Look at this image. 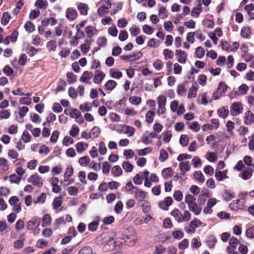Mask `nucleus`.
<instances>
[{
  "instance_id": "864d4df0",
  "label": "nucleus",
  "mask_w": 254,
  "mask_h": 254,
  "mask_svg": "<svg viewBox=\"0 0 254 254\" xmlns=\"http://www.w3.org/2000/svg\"><path fill=\"white\" fill-rule=\"evenodd\" d=\"M152 151L151 148L147 147L144 149L137 150V152L139 156H145L151 153Z\"/></svg>"
},
{
  "instance_id": "69168bd1",
  "label": "nucleus",
  "mask_w": 254,
  "mask_h": 254,
  "mask_svg": "<svg viewBox=\"0 0 254 254\" xmlns=\"http://www.w3.org/2000/svg\"><path fill=\"white\" fill-rule=\"evenodd\" d=\"M192 163L195 168H198L202 165L201 159L197 156H194L192 159Z\"/></svg>"
},
{
  "instance_id": "2f4dec72",
  "label": "nucleus",
  "mask_w": 254,
  "mask_h": 254,
  "mask_svg": "<svg viewBox=\"0 0 254 254\" xmlns=\"http://www.w3.org/2000/svg\"><path fill=\"white\" fill-rule=\"evenodd\" d=\"M177 221L180 222L182 221L183 215L178 209H174L171 213Z\"/></svg>"
},
{
  "instance_id": "e2e57ef3",
  "label": "nucleus",
  "mask_w": 254,
  "mask_h": 254,
  "mask_svg": "<svg viewBox=\"0 0 254 254\" xmlns=\"http://www.w3.org/2000/svg\"><path fill=\"white\" fill-rule=\"evenodd\" d=\"M129 102L135 105H138L140 104L141 98L138 96H132L129 99Z\"/></svg>"
},
{
  "instance_id": "0eeeda50",
  "label": "nucleus",
  "mask_w": 254,
  "mask_h": 254,
  "mask_svg": "<svg viewBox=\"0 0 254 254\" xmlns=\"http://www.w3.org/2000/svg\"><path fill=\"white\" fill-rule=\"evenodd\" d=\"M78 16L77 10L73 7L67 8L65 11V17L69 21H73Z\"/></svg>"
},
{
  "instance_id": "6e6552de",
  "label": "nucleus",
  "mask_w": 254,
  "mask_h": 254,
  "mask_svg": "<svg viewBox=\"0 0 254 254\" xmlns=\"http://www.w3.org/2000/svg\"><path fill=\"white\" fill-rule=\"evenodd\" d=\"M173 202V198L170 196L165 197L163 200L158 202V207L162 210H168V208Z\"/></svg>"
},
{
  "instance_id": "5fc2aeb1",
  "label": "nucleus",
  "mask_w": 254,
  "mask_h": 254,
  "mask_svg": "<svg viewBox=\"0 0 254 254\" xmlns=\"http://www.w3.org/2000/svg\"><path fill=\"white\" fill-rule=\"evenodd\" d=\"M78 254H93V250L89 246H86L81 249Z\"/></svg>"
},
{
  "instance_id": "7ed1b4c3",
  "label": "nucleus",
  "mask_w": 254,
  "mask_h": 254,
  "mask_svg": "<svg viewBox=\"0 0 254 254\" xmlns=\"http://www.w3.org/2000/svg\"><path fill=\"white\" fill-rule=\"evenodd\" d=\"M196 198L190 194H187L185 197V201L187 203L189 210L195 215H198L201 211V208L196 203Z\"/></svg>"
},
{
  "instance_id": "603ef678",
  "label": "nucleus",
  "mask_w": 254,
  "mask_h": 254,
  "mask_svg": "<svg viewBox=\"0 0 254 254\" xmlns=\"http://www.w3.org/2000/svg\"><path fill=\"white\" fill-rule=\"evenodd\" d=\"M223 197L226 201H230L234 197V193L228 190H225L224 192Z\"/></svg>"
},
{
  "instance_id": "09e8293b",
  "label": "nucleus",
  "mask_w": 254,
  "mask_h": 254,
  "mask_svg": "<svg viewBox=\"0 0 254 254\" xmlns=\"http://www.w3.org/2000/svg\"><path fill=\"white\" fill-rule=\"evenodd\" d=\"M90 158L88 156L80 157L78 160L79 164L82 167L87 166L90 163Z\"/></svg>"
},
{
  "instance_id": "58836bf2",
  "label": "nucleus",
  "mask_w": 254,
  "mask_h": 254,
  "mask_svg": "<svg viewBox=\"0 0 254 254\" xmlns=\"http://www.w3.org/2000/svg\"><path fill=\"white\" fill-rule=\"evenodd\" d=\"M63 202V198L62 196H59L55 198L53 202L52 205L54 209H57L61 206Z\"/></svg>"
},
{
  "instance_id": "473e14b6",
  "label": "nucleus",
  "mask_w": 254,
  "mask_h": 254,
  "mask_svg": "<svg viewBox=\"0 0 254 254\" xmlns=\"http://www.w3.org/2000/svg\"><path fill=\"white\" fill-rule=\"evenodd\" d=\"M79 133V128L76 125H73L69 131V134L73 137H76Z\"/></svg>"
},
{
  "instance_id": "de8ad7c7",
  "label": "nucleus",
  "mask_w": 254,
  "mask_h": 254,
  "mask_svg": "<svg viewBox=\"0 0 254 254\" xmlns=\"http://www.w3.org/2000/svg\"><path fill=\"white\" fill-rule=\"evenodd\" d=\"M46 46L49 51H55L57 48V42L54 40H50L47 42Z\"/></svg>"
},
{
  "instance_id": "a18cd8bd",
  "label": "nucleus",
  "mask_w": 254,
  "mask_h": 254,
  "mask_svg": "<svg viewBox=\"0 0 254 254\" xmlns=\"http://www.w3.org/2000/svg\"><path fill=\"white\" fill-rule=\"evenodd\" d=\"M117 85V83L113 80H108L105 84V88L110 91H112Z\"/></svg>"
},
{
  "instance_id": "a878e982",
  "label": "nucleus",
  "mask_w": 254,
  "mask_h": 254,
  "mask_svg": "<svg viewBox=\"0 0 254 254\" xmlns=\"http://www.w3.org/2000/svg\"><path fill=\"white\" fill-rule=\"evenodd\" d=\"M91 43L89 40H86L84 44L80 45V50L83 54H87L90 49Z\"/></svg>"
},
{
  "instance_id": "72a5a7b5",
  "label": "nucleus",
  "mask_w": 254,
  "mask_h": 254,
  "mask_svg": "<svg viewBox=\"0 0 254 254\" xmlns=\"http://www.w3.org/2000/svg\"><path fill=\"white\" fill-rule=\"evenodd\" d=\"M24 27L28 33H32L35 30V25L31 21L26 22L24 25Z\"/></svg>"
},
{
  "instance_id": "c9c22d12",
  "label": "nucleus",
  "mask_w": 254,
  "mask_h": 254,
  "mask_svg": "<svg viewBox=\"0 0 254 254\" xmlns=\"http://www.w3.org/2000/svg\"><path fill=\"white\" fill-rule=\"evenodd\" d=\"M122 166L127 173L131 172L133 169V165L128 161L123 162Z\"/></svg>"
},
{
  "instance_id": "393cba45",
  "label": "nucleus",
  "mask_w": 254,
  "mask_h": 254,
  "mask_svg": "<svg viewBox=\"0 0 254 254\" xmlns=\"http://www.w3.org/2000/svg\"><path fill=\"white\" fill-rule=\"evenodd\" d=\"M109 74L111 77L114 79H119L123 76L122 72L114 68H111L109 70Z\"/></svg>"
},
{
  "instance_id": "e433bc0d",
  "label": "nucleus",
  "mask_w": 254,
  "mask_h": 254,
  "mask_svg": "<svg viewBox=\"0 0 254 254\" xmlns=\"http://www.w3.org/2000/svg\"><path fill=\"white\" fill-rule=\"evenodd\" d=\"M163 55L166 60H170L173 58L174 54L173 52L168 49H165L163 51Z\"/></svg>"
},
{
  "instance_id": "5701e85b",
  "label": "nucleus",
  "mask_w": 254,
  "mask_h": 254,
  "mask_svg": "<svg viewBox=\"0 0 254 254\" xmlns=\"http://www.w3.org/2000/svg\"><path fill=\"white\" fill-rule=\"evenodd\" d=\"M217 113L220 117L223 119L225 118L229 114L228 106H224L220 108L217 111Z\"/></svg>"
},
{
  "instance_id": "4be33fe9",
  "label": "nucleus",
  "mask_w": 254,
  "mask_h": 254,
  "mask_svg": "<svg viewBox=\"0 0 254 254\" xmlns=\"http://www.w3.org/2000/svg\"><path fill=\"white\" fill-rule=\"evenodd\" d=\"M100 132L101 130L99 127H93L89 133V138L93 139L97 137L99 135Z\"/></svg>"
},
{
  "instance_id": "b1692460",
  "label": "nucleus",
  "mask_w": 254,
  "mask_h": 254,
  "mask_svg": "<svg viewBox=\"0 0 254 254\" xmlns=\"http://www.w3.org/2000/svg\"><path fill=\"white\" fill-rule=\"evenodd\" d=\"M173 172L171 168L164 169L162 171V176L165 179H168L173 176Z\"/></svg>"
},
{
  "instance_id": "412c9836",
  "label": "nucleus",
  "mask_w": 254,
  "mask_h": 254,
  "mask_svg": "<svg viewBox=\"0 0 254 254\" xmlns=\"http://www.w3.org/2000/svg\"><path fill=\"white\" fill-rule=\"evenodd\" d=\"M201 223H190L185 227L187 233L190 234L195 232L196 228L200 227Z\"/></svg>"
},
{
  "instance_id": "c85d7f7f",
  "label": "nucleus",
  "mask_w": 254,
  "mask_h": 254,
  "mask_svg": "<svg viewBox=\"0 0 254 254\" xmlns=\"http://www.w3.org/2000/svg\"><path fill=\"white\" fill-rule=\"evenodd\" d=\"M229 207L231 209L236 210L238 209H242L243 205L240 203V199H237L231 202L229 205Z\"/></svg>"
},
{
  "instance_id": "0e129e2a",
  "label": "nucleus",
  "mask_w": 254,
  "mask_h": 254,
  "mask_svg": "<svg viewBox=\"0 0 254 254\" xmlns=\"http://www.w3.org/2000/svg\"><path fill=\"white\" fill-rule=\"evenodd\" d=\"M130 34L132 36H136L140 33L139 28L135 25H132L131 27L129 29Z\"/></svg>"
},
{
  "instance_id": "1a4fd4ad",
  "label": "nucleus",
  "mask_w": 254,
  "mask_h": 254,
  "mask_svg": "<svg viewBox=\"0 0 254 254\" xmlns=\"http://www.w3.org/2000/svg\"><path fill=\"white\" fill-rule=\"evenodd\" d=\"M175 53L178 62L182 64H186L188 59V54L182 50H177Z\"/></svg>"
},
{
  "instance_id": "7c9ffc66",
  "label": "nucleus",
  "mask_w": 254,
  "mask_h": 254,
  "mask_svg": "<svg viewBox=\"0 0 254 254\" xmlns=\"http://www.w3.org/2000/svg\"><path fill=\"white\" fill-rule=\"evenodd\" d=\"M112 175L115 177H119L123 174L122 168L118 165L115 166L111 170Z\"/></svg>"
},
{
  "instance_id": "a19ab883",
  "label": "nucleus",
  "mask_w": 254,
  "mask_h": 254,
  "mask_svg": "<svg viewBox=\"0 0 254 254\" xmlns=\"http://www.w3.org/2000/svg\"><path fill=\"white\" fill-rule=\"evenodd\" d=\"M158 15L162 19L165 18L168 16L166 8L162 5H158Z\"/></svg>"
},
{
  "instance_id": "13d9d810",
  "label": "nucleus",
  "mask_w": 254,
  "mask_h": 254,
  "mask_svg": "<svg viewBox=\"0 0 254 254\" xmlns=\"http://www.w3.org/2000/svg\"><path fill=\"white\" fill-rule=\"evenodd\" d=\"M209 197L208 192L201 194L198 196V202L199 204L203 205L206 201V198Z\"/></svg>"
},
{
  "instance_id": "f8f14e48",
  "label": "nucleus",
  "mask_w": 254,
  "mask_h": 254,
  "mask_svg": "<svg viewBox=\"0 0 254 254\" xmlns=\"http://www.w3.org/2000/svg\"><path fill=\"white\" fill-rule=\"evenodd\" d=\"M105 76V73L101 70H96L93 78V81L96 84H100Z\"/></svg>"
},
{
  "instance_id": "c03bdc74",
  "label": "nucleus",
  "mask_w": 254,
  "mask_h": 254,
  "mask_svg": "<svg viewBox=\"0 0 254 254\" xmlns=\"http://www.w3.org/2000/svg\"><path fill=\"white\" fill-rule=\"evenodd\" d=\"M197 102L198 103L206 105L208 103V100L205 93H203L199 95L197 98Z\"/></svg>"
},
{
  "instance_id": "3c124183",
  "label": "nucleus",
  "mask_w": 254,
  "mask_h": 254,
  "mask_svg": "<svg viewBox=\"0 0 254 254\" xmlns=\"http://www.w3.org/2000/svg\"><path fill=\"white\" fill-rule=\"evenodd\" d=\"M189 126V128L194 132L198 131L200 128V125L197 122L190 123Z\"/></svg>"
},
{
  "instance_id": "f704fd0d",
  "label": "nucleus",
  "mask_w": 254,
  "mask_h": 254,
  "mask_svg": "<svg viewBox=\"0 0 254 254\" xmlns=\"http://www.w3.org/2000/svg\"><path fill=\"white\" fill-rule=\"evenodd\" d=\"M111 2L109 0H101L96 4L98 6L106 8L108 9L111 7Z\"/></svg>"
},
{
  "instance_id": "423d86ee",
  "label": "nucleus",
  "mask_w": 254,
  "mask_h": 254,
  "mask_svg": "<svg viewBox=\"0 0 254 254\" xmlns=\"http://www.w3.org/2000/svg\"><path fill=\"white\" fill-rule=\"evenodd\" d=\"M28 181L33 186L37 187H41L43 185V180L42 178L37 174H34L31 176L28 179Z\"/></svg>"
},
{
  "instance_id": "37998d69",
  "label": "nucleus",
  "mask_w": 254,
  "mask_h": 254,
  "mask_svg": "<svg viewBox=\"0 0 254 254\" xmlns=\"http://www.w3.org/2000/svg\"><path fill=\"white\" fill-rule=\"evenodd\" d=\"M251 33V30L249 27L246 26L242 28L241 31V35L244 38H248Z\"/></svg>"
},
{
  "instance_id": "ddd939ff",
  "label": "nucleus",
  "mask_w": 254,
  "mask_h": 254,
  "mask_svg": "<svg viewBox=\"0 0 254 254\" xmlns=\"http://www.w3.org/2000/svg\"><path fill=\"white\" fill-rule=\"evenodd\" d=\"M179 168L182 174L184 175L186 172L191 169V164L189 161H182L179 164Z\"/></svg>"
},
{
  "instance_id": "9d476101",
  "label": "nucleus",
  "mask_w": 254,
  "mask_h": 254,
  "mask_svg": "<svg viewBox=\"0 0 254 254\" xmlns=\"http://www.w3.org/2000/svg\"><path fill=\"white\" fill-rule=\"evenodd\" d=\"M57 20L54 16V14H50L49 17L45 18L42 21V24L44 26H47L49 25L53 26L57 24Z\"/></svg>"
},
{
  "instance_id": "8fccbe9b",
  "label": "nucleus",
  "mask_w": 254,
  "mask_h": 254,
  "mask_svg": "<svg viewBox=\"0 0 254 254\" xmlns=\"http://www.w3.org/2000/svg\"><path fill=\"white\" fill-rule=\"evenodd\" d=\"M63 34V26L62 24H59L58 26L56 27L53 32L54 37H60Z\"/></svg>"
},
{
  "instance_id": "6ab92c4d",
  "label": "nucleus",
  "mask_w": 254,
  "mask_h": 254,
  "mask_svg": "<svg viewBox=\"0 0 254 254\" xmlns=\"http://www.w3.org/2000/svg\"><path fill=\"white\" fill-rule=\"evenodd\" d=\"M134 197L139 201H141L146 197V194L145 192L141 190L135 189V190L133 192Z\"/></svg>"
},
{
  "instance_id": "052dcab7",
  "label": "nucleus",
  "mask_w": 254,
  "mask_h": 254,
  "mask_svg": "<svg viewBox=\"0 0 254 254\" xmlns=\"http://www.w3.org/2000/svg\"><path fill=\"white\" fill-rule=\"evenodd\" d=\"M78 178L79 181L83 184L86 185L87 181L86 180V173L83 171H79L78 173Z\"/></svg>"
},
{
  "instance_id": "aec40b11",
  "label": "nucleus",
  "mask_w": 254,
  "mask_h": 254,
  "mask_svg": "<svg viewBox=\"0 0 254 254\" xmlns=\"http://www.w3.org/2000/svg\"><path fill=\"white\" fill-rule=\"evenodd\" d=\"M85 31L87 34V37L89 38H91L97 33L98 30L94 26H88L85 28Z\"/></svg>"
},
{
  "instance_id": "4d7b16f0",
  "label": "nucleus",
  "mask_w": 254,
  "mask_h": 254,
  "mask_svg": "<svg viewBox=\"0 0 254 254\" xmlns=\"http://www.w3.org/2000/svg\"><path fill=\"white\" fill-rule=\"evenodd\" d=\"M10 18V14L8 12H5L2 14L1 22L3 25H6L9 22Z\"/></svg>"
},
{
  "instance_id": "2eb2a0df",
  "label": "nucleus",
  "mask_w": 254,
  "mask_h": 254,
  "mask_svg": "<svg viewBox=\"0 0 254 254\" xmlns=\"http://www.w3.org/2000/svg\"><path fill=\"white\" fill-rule=\"evenodd\" d=\"M93 77V74L91 72L85 71L79 78V80L83 83H88L90 80Z\"/></svg>"
},
{
  "instance_id": "338daca9",
  "label": "nucleus",
  "mask_w": 254,
  "mask_h": 254,
  "mask_svg": "<svg viewBox=\"0 0 254 254\" xmlns=\"http://www.w3.org/2000/svg\"><path fill=\"white\" fill-rule=\"evenodd\" d=\"M168 157V154L167 152L164 149H161L160 151V154L159 159L161 162H164L167 159Z\"/></svg>"
},
{
  "instance_id": "dca6fc26",
  "label": "nucleus",
  "mask_w": 254,
  "mask_h": 254,
  "mask_svg": "<svg viewBox=\"0 0 254 254\" xmlns=\"http://www.w3.org/2000/svg\"><path fill=\"white\" fill-rule=\"evenodd\" d=\"M244 122L246 125H251L254 122V114L251 111L246 112L244 116Z\"/></svg>"
},
{
  "instance_id": "79ce46f5",
  "label": "nucleus",
  "mask_w": 254,
  "mask_h": 254,
  "mask_svg": "<svg viewBox=\"0 0 254 254\" xmlns=\"http://www.w3.org/2000/svg\"><path fill=\"white\" fill-rule=\"evenodd\" d=\"M215 176L216 179L218 181H221L223 180V179L227 178V171H224L216 172Z\"/></svg>"
},
{
  "instance_id": "a211bd4d",
  "label": "nucleus",
  "mask_w": 254,
  "mask_h": 254,
  "mask_svg": "<svg viewBox=\"0 0 254 254\" xmlns=\"http://www.w3.org/2000/svg\"><path fill=\"white\" fill-rule=\"evenodd\" d=\"M205 243L209 249H212L216 244L217 239L214 236L210 235L207 237Z\"/></svg>"
},
{
  "instance_id": "cd10ccee",
  "label": "nucleus",
  "mask_w": 254,
  "mask_h": 254,
  "mask_svg": "<svg viewBox=\"0 0 254 254\" xmlns=\"http://www.w3.org/2000/svg\"><path fill=\"white\" fill-rule=\"evenodd\" d=\"M73 174V169L71 166H68L64 172V181L67 182L69 180L70 177H71Z\"/></svg>"
},
{
  "instance_id": "f257e3e1",
  "label": "nucleus",
  "mask_w": 254,
  "mask_h": 254,
  "mask_svg": "<svg viewBox=\"0 0 254 254\" xmlns=\"http://www.w3.org/2000/svg\"><path fill=\"white\" fill-rule=\"evenodd\" d=\"M117 233L114 231L103 233L96 238V243L103 245L104 252H110L119 249L122 244V239L116 237Z\"/></svg>"
},
{
  "instance_id": "680f3d73",
  "label": "nucleus",
  "mask_w": 254,
  "mask_h": 254,
  "mask_svg": "<svg viewBox=\"0 0 254 254\" xmlns=\"http://www.w3.org/2000/svg\"><path fill=\"white\" fill-rule=\"evenodd\" d=\"M252 175V172L251 170L249 169H245L244 170L242 174H241V177L244 180H248L249 179Z\"/></svg>"
},
{
  "instance_id": "f3484780",
  "label": "nucleus",
  "mask_w": 254,
  "mask_h": 254,
  "mask_svg": "<svg viewBox=\"0 0 254 254\" xmlns=\"http://www.w3.org/2000/svg\"><path fill=\"white\" fill-rule=\"evenodd\" d=\"M88 145L84 142H79L75 145V148L78 153H81L88 148Z\"/></svg>"
},
{
  "instance_id": "9b49d317",
  "label": "nucleus",
  "mask_w": 254,
  "mask_h": 254,
  "mask_svg": "<svg viewBox=\"0 0 254 254\" xmlns=\"http://www.w3.org/2000/svg\"><path fill=\"white\" fill-rule=\"evenodd\" d=\"M9 161L4 157L0 158V174H2L9 169Z\"/></svg>"
},
{
  "instance_id": "c756f323",
  "label": "nucleus",
  "mask_w": 254,
  "mask_h": 254,
  "mask_svg": "<svg viewBox=\"0 0 254 254\" xmlns=\"http://www.w3.org/2000/svg\"><path fill=\"white\" fill-rule=\"evenodd\" d=\"M197 87L192 85L189 89L188 94V98L191 99L195 98L197 95Z\"/></svg>"
},
{
  "instance_id": "bb28decb",
  "label": "nucleus",
  "mask_w": 254,
  "mask_h": 254,
  "mask_svg": "<svg viewBox=\"0 0 254 254\" xmlns=\"http://www.w3.org/2000/svg\"><path fill=\"white\" fill-rule=\"evenodd\" d=\"M35 5L39 9H46L48 6V2L47 0H37Z\"/></svg>"
},
{
  "instance_id": "6e6d98bb",
  "label": "nucleus",
  "mask_w": 254,
  "mask_h": 254,
  "mask_svg": "<svg viewBox=\"0 0 254 254\" xmlns=\"http://www.w3.org/2000/svg\"><path fill=\"white\" fill-rule=\"evenodd\" d=\"M154 117L155 113L153 111H148L146 114V121L149 124L151 123L154 120Z\"/></svg>"
},
{
  "instance_id": "f03ea898",
  "label": "nucleus",
  "mask_w": 254,
  "mask_h": 254,
  "mask_svg": "<svg viewBox=\"0 0 254 254\" xmlns=\"http://www.w3.org/2000/svg\"><path fill=\"white\" fill-rule=\"evenodd\" d=\"M124 239L126 243L130 247L134 245L136 242V233L132 228L124 230L123 232Z\"/></svg>"
},
{
  "instance_id": "39448f33",
  "label": "nucleus",
  "mask_w": 254,
  "mask_h": 254,
  "mask_svg": "<svg viewBox=\"0 0 254 254\" xmlns=\"http://www.w3.org/2000/svg\"><path fill=\"white\" fill-rule=\"evenodd\" d=\"M243 111V107L241 103L239 102H234L230 107V112L232 116H236L241 114Z\"/></svg>"
},
{
  "instance_id": "774afa93",
  "label": "nucleus",
  "mask_w": 254,
  "mask_h": 254,
  "mask_svg": "<svg viewBox=\"0 0 254 254\" xmlns=\"http://www.w3.org/2000/svg\"><path fill=\"white\" fill-rule=\"evenodd\" d=\"M163 65H164L163 63L160 60H157L153 64V67L157 70H158V71H159L162 69Z\"/></svg>"
},
{
  "instance_id": "4468645a",
  "label": "nucleus",
  "mask_w": 254,
  "mask_h": 254,
  "mask_svg": "<svg viewBox=\"0 0 254 254\" xmlns=\"http://www.w3.org/2000/svg\"><path fill=\"white\" fill-rule=\"evenodd\" d=\"M77 8L81 15H87L89 10L87 4L83 2H79L77 5Z\"/></svg>"
},
{
  "instance_id": "bf43d9fd",
  "label": "nucleus",
  "mask_w": 254,
  "mask_h": 254,
  "mask_svg": "<svg viewBox=\"0 0 254 254\" xmlns=\"http://www.w3.org/2000/svg\"><path fill=\"white\" fill-rule=\"evenodd\" d=\"M107 43V39L105 37L100 36L97 40V44L100 47H105Z\"/></svg>"
},
{
  "instance_id": "ea45409f",
  "label": "nucleus",
  "mask_w": 254,
  "mask_h": 254,
  "mask_svg": "<svg viewBox=\"0 0 254 254\" xmlns=\"http://www.w3.org/2000/svg\"><path fill=\"white\" fill-rule=\"evenodd\" d=\"M193 178L201 183L204 182L205 179L203 175L200 171H195L193 173Z\"/></svg>"
},
{
  "instance_id": "4c0bfd02",
  "label": "nucleus",
  "mask_w": 254,
  "mask_h": 254,
  "mask_svg": "<svg viewBox=\"0 0 254 254\" xmlns=\"http://www.w3.org/2000/svg\"><path fill=\"white\" fill-rule=\"evenodd\" d=\"M205 157L209 162H214L217 159V154L215 152H207L205 155Z\"/></svg>"
},
{
  "instance_id": "20e7f679",
  "label": "nucleus",
  "mask_w": 254,
  "mask_h": 254,
  "mask_svg": "<svg viewBox=\"0 0 254 254\" xmlns=\"http://www.w3.org/2000/svg\"><path fill=\"white\" fill-rule=\"evenodd\" d=\"M170 109L172 112L176 113L178 115H182L185 112L184 105H179L177 100H174L170 103Z\"/></svg>"
},
{
  "instance_id": "49530a36",
  "label": "nucleus",
  "mask_w": 254,
  "mask_h": 254,
  "mask_svg": "<svg viewBox=\"0 0 254 254\" xmlns=\"http://www.w3.org/2000/svg\"><path fill=\"white\" fill-rule=\"evenodd\" d=\"M92 108V104L89 102L81 104L79 106V109L82 112H88Z\"/></svg>"
}]
</instances>
